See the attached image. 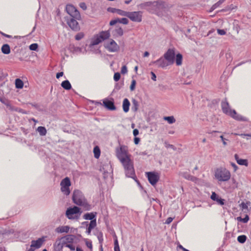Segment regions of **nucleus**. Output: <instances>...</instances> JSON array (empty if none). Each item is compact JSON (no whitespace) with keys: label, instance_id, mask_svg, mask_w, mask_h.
Listing matches in <instances>:
<instances>
[{"label":"nucleus","instance_id":"nucleus-52","mask_svg":"<svg viewBox=\"0 0 251 251\" xmlns=\"http://www.w3.org/2000/svg\"><path fill=\"white\" fill-rule=\"evenodd\" d=\"M114 80L116 81V82H117L118 81H119L121 78V74L120 73H118V72H117V73H115L114 75Z\"/></svg>","mask_w":251,"mask_h":251},{"label":"nucleus","instance_id":"nucleus-53","mask_svg":"<svg viewBox=\"0 0 251 251\" xmlns=\"http://www.w3.org/2000/svg\"><path fill=\"white\" fill-rule=\"evenodd\" d=\"M118 9H119L109 7L107 8V11L109 12H111L112 13H117Z\"/></svg>","mask_w":251,"mask_h":251},{"label":"nucleus","instance_id":"nucleus-54","mask_svg":"<svg viewBox=\"0 0 251 251\" xmlns=\"http://www.w3.org/2000/svg\"><path fill=\"white\" fill-rule=\"evenodd\" d=\"M152 3L151 1L145 2L144 3H141L140 4V6L142 8H144V7H147V6H150L151 5Z\"/></svg>","mask_w":251,"mask_h":251},{"label":"nucleus","instance_id":"nucleus-44","mask_svg":"<svg viewBox=\"0 0 251 251\" xmlns=\"http://www.w3.org/2000/svg\"><path fill=\"white\" fill-rule=\"evenodd\" d=\"M236 8L234 7L233 4H230V5H227L225 8L222 9L221 11L222 12H226V11H230L233 10Z\"/></svg>","mask_w":251,"mask_h":251},{"label":"nucleus","instance_id":"nucleus-49","mask_svg":"<svg viewBox=\"0 0 251 251\" xmlns=\"http://www.w3.org/2000/svg\"><path fill=\"white\" fill-rule=\"evenodd\" d=\"M38 48V45L37 43H33L31 44L29 46V49L33 51H37Z\"/></svg>","mask_w":251,"mask_h":251},{"label":"nucleus","instance_id":"nucleus-28","mask_svg":"<svg viewBox=\"0 0 251 251\" xmlns=\"http://www.w3.org/2000/svg\"><path fill=\"white\" fill-rule=\"evenodd\" d=\"M66 242L63 241L62 243L60 242L57 243V242L54 244V250L55 251H62L63 246H65Z\"/></svg>","mask_w":251,"mask_h":251},{"label":"nucleus","instance_id":"nucleus-57","mask_svg":"<svg viewBox=\"0 0 251 251\" xmlns=\"http://www.w3.org/2000/svg\"><path fill=\"white\" fill-rule=\"evenodd\" d=\"M85 244L89 249H90V250L92 249L93 246L91 241H88L87 239H86Z\"/></svg>","mask_w":251,"mask_h":251},{"label":"nucleus","instance_id":"nucleus-7","mask_svg":"<svg viewBox=\"0 0 251 251\" xmlns=\"http://www.w3.org/2000/svg\"><path fill=\"white\" fill-rule=\"evenodd\" d=\"M146 176L148 177L149 182L154 186L159 179V174L155 172H149L146 173Z\"/></svg>","mask_w":251,"mask_h":251},{"label":"nucleus","instance_id":"nucleus-9","mask_svg":"<svg viewBox=\"0 0 251 251\" xmlns=\"http://www.w3.org/2000/svg\"><path fill=\"white\" fill-rule=\"evenodd\" d=\"M77 19L74 18H68L66 19L67 24L74 31H77L80 30V26Z\"/></svg>","mask_w":251,"mask_h":251},{"label":"nucleus","instance_id":"nucleus-5","mask_svg":"<svg viewBox=\"0 0 251 251\" xmlns=\"http://www.w3.org/2000/svg\"><path fill=\"white\" fill-rule=\"evenodd\" d=\"M111 29L110 28L107 31H102L99 33V34H97L94 38V39L92 41L90 46H93L95 45H97L100 43H101L102 41H104L106 39H107L110 36V30Z\"/></svg>","mask_w":251,"mask_h":251},{"label":"nucleus","instance_id":"nucleus-24","mask_svg":"<svg viewBox=\"0 0 251 251\" xmlns=\"http://www.w3.org/2000/svg\"><path fill=\"white\" fill-rule=\"evenodd\" d=\"M70 227L68 226H59L56 228L55 232L57 233H68Z\"/></svg>","mask_w":251,"mask_h":251},{"label":"nucleus","instance_id":"nucleus-16","mask_svg":"<svg viewBox=\"0 0 251 251\" xmlns=\"http://www.w3.org/2000/svg\"><path fill=\"white\" fill-rule=\"evenodd\" d=\"M152 63L154 64L157 65L158 67L161 68H165L170 65L168 64V62L166 60L163 56L159 58L158 59L153 61Z\"/></svg>","mask_w":251,"mask_h":251},{"label":"nucleus","instance_id":"nucleus-36","mask_svg":"<svg viewBox=\"0 0 251 251\" xmlns=\"http://www.w3.org/2000/svg\"><path fill=\"white\" fill-rule=\"evenodd\" d=\"M97 226V224H94L93 223H89V226L86 227V233L88 235L90 234L91 231Z\"/></svg>","mask_w":251,"mask_h":251},{"label":"nucleus","instance_id":"nucleus-43","mask_svg":"<svg viewBox=\"0 0 251 251\" xmlns=\"http://www.w3.org/2000/svg\"><path fill=\"white\" fill-rule=\"evenodd\" d=\"M129 175H126V177H131L132 178H133L136 182L138 184V185L140 186H141V184L139 182V181L138 180V179L137 178L136 176H135V173H131V174H129Z\"/></svg>","mask_w":251,"mask_h":251},{"label":"nucleus","instance_id":"nucleus-62","mask_svg":"<svg viewBox=\"0 0 251 251\" xmlns=\"http://www.w3.org/2000/svg\"><path fill=\"white\" fill-rule=\"evenodd\" d=\"M217 32L220 35H224L226 34V31L223 29H218Z\"/></svg>","mask_w":251,"mask_h":251},{"label":"nucleus","instance_id":"nucleus-37","mask_svg":"<svg viewBox=\"0 0 251 251\" xmlns=\"http://www.w3.org/2000/svg\"><path fill=\"white\" fill-rule=\"evenodd\" d=\"M163 119L165 121H167V122L170 124H172L175 123V122H176V119L174 118V117L173 116H165V117H164Z\"/></svg>","mask_w":251,"mask_h":251},{"label":"nucleus","instance_id":"nucleus-17","mask_svg":"<svg viewBox=\"0 0 251 251\" xmlns=\"http://www.w3.org/2000/svg\"><path fill=\"white\" fill-rule=\"evenodd\" d=\"M221 107L224 113L229 115L230 113V109L229 104L227 100V99L225 98L222 101Z\"/></svg>","mask_w":251,"mask_h":251},{"label":"nucleus","instance_id":"nucleus-4","mask_svg":"<svg viewBox=\"0 0 251 251\" xmlns=\"http://www.w3.org/2000/svg\"><path fill=\"white\" fill-rule=\"evenodd\" d=\"M82 213L81 209L80 207L74 205L72 207H69L66 211V217L70 220L78 219Z\"/></svg>","mask_w":251,"mask_h":251},{"label":"nucleus","instance_id":"nucleus-33","mask_svg":"<svg viewBox=\"0 0 251 251\" xmlns=\"http://www.w3.org/2000/svg\"><path fill=\"white\" fill-rule=\"evenodd\" d=\"M15 83L16 88L17 89H22L24 86V82L20 78H16Z\"/></svg>","mask_w":251,"mask_h":251},{"label":"nucleus","instance_id":"nucleus-40","mask_svg":"<svg viewBox=\"0 0 251 251\" xmlns=\"http://www.w3.org/2000/svg\"><path fill=\"white\" fill-rule=\"evenodd\" d=\"M93 152H94V157L98 159L100 157V149L99 148V147H95L94 148Z\"/></svg>","mask_w":251,"mask_h":251},{"label":"nucleus","instance_id":"nucleus-18","mask_svg":"<svg viewBox=\"0 0 251 251\" xmlns=\"http://www.w3.org/2000/svg\"><path fill=\"white\" fill-rule=\"evenodd\" d=\"M100 171L103 172V178H106L108 177V174L112 171V167L110 164L103 165L100 167Z\"/></svg>","mask_w":251,"mask_h":251},{"label":"nucleus","instance_id":"nucleus-63","mask_svg":"<svg viewBox=\"0 0 251 251\" xmlns=\"http://www.w3.org/2000/svg\"><path fill=\"white\" fill-rule=\"evenodd\" d=\"M80 7L82 8L83 10H86L87 9V5L86 3L84 2H80L79 4Z\"/></svg>","mask_w":251,"mask_h":251},{"label":"nucleus","instance_id":"nucleus-11","mask_svg":"<svg viewBox=\"0 0 251 251\" xmlns=\"http://www.w3.org/2000/svg\"><path fill=\"white\" fill-rule=\"evenodd\" d=\"M102 105L105 108L109 110L113 111L116 109V107L114 103V100L113 98H106L103 99Z\"/></svg>","mask_w":251,"mask_h":251},{"label":"nucleus","instance_id":"nucleus-26","mask_svg":"<svg viewBox=\"0 0 251 251\" xmlns=\"http://www.w3.org/2000/svg\"><path fill=\"white\" fill-rule=\"evenodd\" d=\"M75 235L72 234H68L62 237L61 239H65L66 241H64L66 242V244H67V243H72L75 239Z\"/></svg>","mask_w":251,"mask_h":251},{"label":"nucleus","instance_id":"nucleus-59","mask_svg":"<svg viewBox=\"0 0 251 251\" xmlns=\"http://www.w3.org/2000/svg\"><path fill=\"white\" fill-rule=\"evenodd\" d=\"M173 29L176 32H177L179 31L181 33L183 31V29H182L180 28L178 25H174L173 26Z\"/></svg>","mask_w":251,"mask_h":251},{"label":"nucleus","instance_id":"nucleus-2","mask_svg":"<svg viewBox=\"0 0 251 251\" xmlns=\"http://www.w3.org/2000/svg\"><path fill=\"white\" fill-rule=\"evenodd\" d=\"M73 202L76 205L83 207L84 210L89 211L92 209V206L88 203L87 199L81 191L79 190H75L72 196Z\"/></svg>","mask_w":251,"mask_h":251},{"label":"nucleus","instance_id":"nucleus-42","mask_svg":"<svg viewBox=\"0 0 251 251\" xmlns=\"http://www.w3.org/2000/svg\"><path fill=\"white\" fill-rule=\"evenodd\" d=\"M247 239V237L246 235H241L238 236L237 241L239 243L243 244L246 242Z\"/></svg>","mask_w":251,"mask_h":251},{"label":"nucleus","instance_id":"nucleus-30","mask_svg":"<svg viewBox=\"0 0 251 251\" xmlns=\"http://www.w3.org/2000/svg\"><path fill=\"white\" fill-rule=\"evenodd\" d=\"M61 86L66 90H69L72 88V85L68 80L63 81Z\"/></svg>","mask_w":251,"mask_h":251},{"label":"nucleus","instance_id":"nucleus-29","mask_svg":"<svg viewBox=\"0 0 251 251\" xmlns=\"http://www.w3.org/2000/svg\"><path fill=\"white\" fill-rule=\"evenodd\" d=\"M1 52L4 54H8L10 53V47L7 44H3L1 48Z\"/></svg>","mask_w":251,"mask_h":251},{"label":"nucleus","instance_id":"nucleus-46","mask_svg":"<svg viewBox=\"0 0 251 251\" xmlns=\"http://www.w3.org/2000/svg\"><path fill=\"white\" fill-rule=\"evenodd\" d=\"M250 202L248 201L246 203H245L244 202H242L240 204V207L242 208V210H247L248 211H249V209H248V204H250Z\"/></svg>","mask_w":251,"mask_h":251},{"label":"nucleus","instance_id":"nucleus-34","mask_svg":"<svg viewBox=\"0 0 251 251\" xmlns=\"http://www.w3.org/2000/svg\"><path fill=\"white\" fill-rule=\"evenodd\" d=\"M132 102V106L131 107V110L133 112H135L138 109L139 103H138V101L136 100L135 99H133Z\"/></svg>","mask_w":251,"mask_h":251},{"label":"nucleus","instance_id":"nucleus-22","mask_svg":"<svg viewBox=\"0 0 251 251\" xmlns=\"http://www.w3.org/2000/svg\"><path fill=\"white\" fill-rule=\"evenodd\" d=\"M234 158H235V159L236 160L237 163L239 165L245 166L246 167H247L248 166V160L247 159L240 158L237 154H235L234 155Z\"/></svg>","mask_w":251,"mask_h":251},{"label":"nucleus","instance_id":"nucleus-3","mask_svg":"<svg viewBox=\"0 0 251 251\" xmlns=\"http://www.w3.org/2000/svg\"><path fill=\"white\" fill-rule=\"evenodd\" d=\"M231 176L230 172L225 168H217L215 172V177L219 181H227Z\"/></svg>","mask_w":251,"mask_h":251},{"label":"nucleus","instance_id":"nucleus-32","mask_svg":"<svg viewBox=\"0 0 251 251\" xmlns=\"http://www.w3.org/2000/svg\"><path fill=\"white\" fill-rule=\"evenodd\" d=\"M37 131L41 136H45L47 134V129L45 126H40L37 127Z\"/></svg>","mask_w":251,"mask_h":251},{"label":"nucleus","instance_id":"nucleus-45","mask_svg":"<svg viewBox=\"0 0 251 251\" xmlns=\"http://www.w3.org/2000/svg\"><path fill=\"white\" fill-rule=\"evenodd\" d=\"M124 81H120L119 82H117L115 84L114 90H116L117 91L119 90L123 87V86L124 85Z\"/></svg>","mask_w":251,"mask_h":251},{"label":"nucleus","instance_id":"nucleus-48","mask_svg":"<svg viewBox=\"0 0 251 251\" xmlns=\"http://www.w3.org/2000/svg\"><path fill=\"white\" fill-rule=\"evenodd\" d=\"M97 238L98 239L99 243L100 244H102V242L103 241V233L101 231L99 232L97 235Z\"/></svg>","mask_w":251,"mask_h":251},{"label":"nucleus","instance_id":"nucleus-1","mask_svg":"<svg viewBox=\"0 0 251 251\" xmlns=\"http://www.w3.org/2000/svg\"><path fill=\"white\" fill-rule=\"evenodd\" d=\"M126 147L121 146L117 150V157L120 161L125 170L126 175L134 173L133 161L130 159V155L127 152Z\"/></svg>","mask_w":251,"mask_h":251},{"label":"nucleus","instance_id":"nucleus-56","mask_svg":"<svg viewBox=\"0 0 251 251\" xmlns=\"http://www.w3.org/2000/svg\"><path fill=\"white\" fill-rule=\"evenodd\" d=\"M190 32H191V29L189 28H187L186 31L183 29V31L182 33H184L185 34V35L186 36V37H187L189 38H190L191 36L189 35Z\"/></svg>","mask_w":251,"mask_h":251},{"label":"nucleus","instance_id":"nucleus-60","mask_svg":"<svg viewBox=\"0 0 251 251\" xmlns=\"http://www.w3.org/2000/svg\"><path fill=\"white\" fill-rule=\"evenodd\" d=\"M65 246L67 248H69L71 251H75V246L73 245V244H66L65 245Z\"/></svg>","mask_w":251,"mask_h":251},{"label":"nucleus","instance_id":"nucleus-19","mask_svg":"<svg viewBox=\"0 0 251 251\" xmlns=\"http://www.w3.org/2000/svg\"><path fill=\"white\" fill-rule=\"evenodd\" d=\"M128 20L126 18H122L121 19L117 18L112 20L110 21L109 25L111 26L115 25L117 23H121L124 25H127L128 24Z\"/></svg>","mask_w":251,"mask_h":251},{"label":"nucleus","instance_id":"nucleus-27","mask_svg":"<svg viewBox=\"0 0 251 251\" xmlns=\"http://www.w3.org/2000/svg\"><path fill=\"white\" fill-rule=\"evenodd\" d=\"M183 56L182 55L178 53L176 54H175V62L177 66H180L182 64Z\"/></svg>","mask_w":251,"mask_h":251},{"label":"nucleus","instance_id":"nucleus-35","mask_svg":"<svg viewBox=\"0 0 251 251\" xmlns=\"http://www.w3.org/2000/svg\"><path fill=\"white\" fill-rule=\"evenodd\" d=\"M226 0H219L214 4H213L212 7L210 8L209 12H212L218 7H219L220 5H221Z\"/></svg>","mask_w":251,"mask_h":251},{"label":"nucleus","instance_id":"nucleus-15","mask_svg":"<svg viewBox=\"0 0 251 251\" xmlns=\"http://www.w3.org/2000/svg\"><path fill=\"white\" fill-rule=\"evenodd\" d=\"M210 199L212 201H216L217 204L220 205H224L226 203V200L224 199H222L215 192H212L211 195L210 196Z\"/></svg>","mask_w":251,"mask_h":251},{"label":"nucleus","instance_id":"nucleus-31","mask_svg":"<svg viewBox=\"0 0 251 251\" xmlns=\"http://www.w3.org/2000/svg\"><path fill=\"white\" fill-rule=\"evenodd\" d=\"M60 185H63L66 187H70L71 185V182L70 178L68 177H66L63 179L61 181Z\"/></svg>","mask_w":251,"mask_h":251},{"label":"nucleus","instance_id":"nucleus-50","mask_svg":"<svg viewBox=\"0 0 251 251\" xmlns=\"http://www.w3.org/2000/svg\"><path fill=\"white\" fill-rule=\"evenodd\" d=\"M129 12L125 11L121 9H118L117 14L123 16H125L127 17V15Z\"/></svg>","mask_w":251,"mask_h":251},{"label":"nucleus","instance_id":"nucleus-55","mask_svg":"<svg viewBox=\"0 0 251 251\" xmlns=\"http://www.w3.org/2000/svg\"><path fill=\"white\" fill-rule=\"evenodd\" d=\"M84 36V34L83 33H78L75 36V39L76 40H81Z\"/></svg>","mask_w":251,"mask_h":251},{"label":"nucleus","instance_id":"nucleus-13","mask_svg":"<svg viewBox=\"0 0 251 251\" xmlns=\"http://www.w3.org/2000/svg\"><path fill=\"white\" fill-rule=\"evenodd\" d=\"M97 215L96 212L86 213L83 216V218L86 220H90L89 223H93L94 224H97Z\"/></svg>","mask_w":251,"mask_h":251},{"label":"nucleus","instance_id":"nucleus-20","mask_svg":"<svg viewBox=\"0 0 251 251\" xmlns=\"http://www.w3.org/2000/svg\"><path fill=\"white\" fill-rule=\"evenodd\" d=\"M44 241V237L39 238L36 240H32L31 242V247H34L35 249H39L41 247Z\"/></svg>","mask_w":251,"mask_h":251},{"label":"nucleus","instance_id":"nucleus-25","mask_svg":"<svg viewBox=\"0 0 251 251\" xmlns=\"http://www.w3.org/2000/svg\"><path fill=\"white\" fill-rule=\"evenodd\" d=\"M130 105V103L129 100L127 98L124 99L123 101L122 107L123 111L125 113H127V112H128L129 110Z\"/></svg>","mask_w":251,"mask_h":251},{"label":"nucleus","instance_id":"nucleus-38","mask_svg":"<svg viewBox=\"0 0 251 251\" xmlns=\"http://www.w3.org/2000/svg\"><path fill=\"white\" fill-rule=\"evenodd\" d=\"M61 190L66 196L69 195L71 192L70 187H66L63 185H61Z\"/></svg>","mask_w":251,"mask_h":251},{"label":"nucleus","instance_id":"nucleus-64","mask_svg":"<svg viewBox=\"0 0 251 251\" xmlns=\"http://www.w3.org/2000/svg\"><path fill=\"white\" fill-rule=\"evenodd\" d=\"M150 74L151 75V79L153 80V81H156V75L155 74V73L151 71V72Z\"/></svg>","mask_w":251,"mask_h":251},{"label":"nucleus","instance_id":"nucleus-39","mask_svg":"<svg viewBox=\"0 0 251 251\" xmlns=\"http://www.w3.org/2000/svg\"><path fill=\"white\" fill-rule=\"evenodd\" d=\"M70 50L73 52H80L81 49L78 47H75L74 45H70L69 46Z\"/></svg>","mask_w":251,"mask_h":251},{"label":"nucleus","instance_id":"nucleus-58","mask_svg":"<svg viewBox=\"0 0 251 251\" xmlns=\"http://www.w3.org/2000/svg\"><path fill=\"white\" fill-rule=\"evenodd\" d=\"M127 72V69L126 65H124L122 66L121 70V73L122 74H126Z\"/></svg>","mask_w":251,"mask_h":251},{"label":"nucleus","instance_id":"nucleus-12","mask_svg":"<svg viewBox=\"0 0 251 251\" xmlns=\"http://www.w3.org/2000/svg\"><path fill=\"white\" fill-rule=\"evenodd\" d=\"M127 17L133 22H140L142 21V12L141 11L129 12Z\"/></svg>","mask_w":251,"mask_h":251},{"label":"nucleus","instance_id":"nucleus-8","mask_svg":"<svg viewBox=\"0 0 251 251\" xmlns=\"http://www.w3.org/2000/svg\"><path fill=\"white\" fill-rule=\"evenodd\" d=\"M163 56L170 65L175 63V51L174 49H169L164 54Z\"/></svg>","mask_w":251,"mask_h":251},{"label":"nucleus","instance_id":"nucleus-21","mask_svg":"<svg viewBox=\"0 0 251 251\" xmlns=\"http://www.w3.org/2000/svg\"><path fill=\"white\" fill-rule=\"evenodd\" d=\"M113 36H122L124 34L123 28L119 25H116L115 28L112 31Z\"/></svg>","mask_w":251,"mask_h":251},{"label":"nucleus","instance_id":"nucleus-41","mask_svg":"<svg viewBox=\"0 0 251 251\" xmlns=\"http://www.w3.org/2000/svg\"><path fill=\"white\" fill-rule=\"evenodd\" d=\"M250 219L249 216L246 214L245 215V217L243 218H242L241 217H238L237 218V220L239 222H241L243 223H247Z\"/></svg>","mask_w":251,"mask_h":251},{"label":"nucleus","instance_id":"nucleus-10","mask_svg":"<svg viewBox=\"0 0 251 251\" xmlns=\"http://www.w3.org/2000/svg\"><path fill=\"white\" fill-rule=\"evenodd\" d=\"M104 47L110 52H116L119 49V46L113 39H110L109 42L104 43Z\"/></svg>","mask_w":251,"mask_h":251},{"label":"nucleus","instance_id":"nucleus-61","mask_svg":"<svg viewBox=\"0 0 251 251\" xmlns=\"http://www.w3.org/2000/svg\"><path fill=\"white\" fill-rule=\"evenodd\" d=\"M29 104H30L32 106L35 107L37 110L41 111V109L40 108V106L39 104L36 103H29Z\"/></svg>","mask_w":251,"mask_h":251},{"label":"nucleus","instance_id":"nucleus-47","mask_svg":"<svg viewBox=\"0 0 251 251\" xmlns=\"http://www.w3.org/2000/svg\"><path fill=\"white\" fill-rule=\"evenodd\" d=\"M114 251H120V249L118 243V241L117 238L114 239Z\"/></svg>","mask_w":251,"mask_h":251},{"label":"nucleus","instance_id":"nucleus-6","mask_svg":"<svg viewBox=\"0 0 251 251\" xmlns=\"http://www.w3.org/2000/svg\"><path fill=\"white\" fill-rule=\"evenodd\" d=\"M65 10L67 13L70 15V18H74L78 20L81 19L79 12L73 5L71 4H67Z\"/></svg>","mask_w":251,"mask_h":251},{"label":"nucleus","instance_id":"nucleus-14","mask_svg":"<svg viewBox=\"0 0 251 251\" xmlns=\"http://www.w3.org/2000/svg\"><path fill=\"white\" fill-rule=\"evenodd\" d=\"M229 116L231 117L234 119L242 122H248L249 121L248 119L246 117H243L242 115L238 114L234 109H230V113Z\"/></svg>","mask_w":251,"mask_h":251},{"label":"nucleus","instance_id":"nucleus-23","mask_svg":"<svg viewBox=\"0 0 251 251\" xmlns=\"http://www.w3.org/2000/svg\"><path fill=\"white\" fill-rule=\"evenodd\" d=\"M0 101L4 104H5L7 107L9 108L11 111H18V108L12 106L9 101V100L5 98H2L0 97Z\"/></svg>","mask_w":251,"mask_h":251},{"label":"nucleus","instance_id":"nucleus-51","mask_svg":"<svg viewBox=\"0 0 251 251\" xmlns=\"http://www.w3.org/2000/svg\"><path fill=\"white\" fill-rule=\"evenodd\" d=\"M136 81L135 79H132L130 86V90L132 91L135 90Z\"/></svg>","mask_w":251,"mask_h":251}]
</instances>
